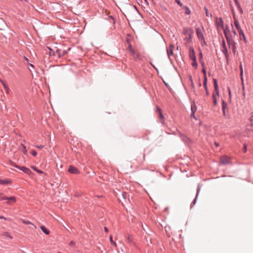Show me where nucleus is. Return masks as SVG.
Here are the masks:
<instances>
[{"instance_id": "nucleus-1", "label": "nucleus", "mask_w": 253, "mask_h": 253, "mask_svg": "<svg viewBox=\"0 0 253 253\" xmlns=\"http://www.w3.org/2000/svg\"><path fill=\"white\" fill-rule=\"evenodd\" d=\"M223 33L229 48L232 50L233 53L235 54L236 51V43L233 39V36L229 30L228 26L226 25L223 29Z\"/></svg>"}, {"instance_id": "nucleus-2", "label": "nucleus", "mask_w": 253, "mask_h": 253, "mask_svg": "<svg viewBox=\"0 0 253 253\" xmlns=\"http://www.w3.org/2000/svg\"><path fill=\"white\" fill-rule=\"evenodd\" d=\"M213 81L214 84V91L212 93V98L213 100V106H216L217 104V97H219V93L217 80L215 79H213Z\"/></svg>"}, {"instance_id": "nucleus-3", "label": "nucleus", "mask_w": 253, "mask_h": 253, "mask_svg": "<svg viewBox=\"0 0 253 253\" xmlns=\"http://www.w3.org/2000/svg\"><path fill=\"white\" fill-rule=\"evenodd\" d=\"M196 33L198 40L202 43L203 42L204 44H206L202 30L200 28L198 27L196 29Z\"/></svg>"}, {"instance_id": "nucleus-4", "label": "nucleus", "mask_w": 253, "mask_h": 253, "mask_svg": "<svg viewBox=\"0 0 253 253\" xmlns=\"http://www.w3.org/2000/svg\"><path fill=\"white\" fill-rule=\"evenodd\" d=\"M221 47H222L221 51L223 52V53L224 54L227 61H228L229 55V54L228 52V49H227V46L226 45L224 39H223L222 42Z\"/></svg>"}, {"instance_id": "nucleus-5", "label": "nucleus", "mask_w": 253, "mask_h": 253, "mask_svg": "<svg viewBox=\"0 0 253 253\" xmlns=\"http://www.w3.org/2000/svg\"><path fill=\"white\" fill-rule=\"evenodd\" d=\"M215 23L217 27H220L222 29L225 28V26L224 25V22L221 17H216L215 18Z\"/></svg>"}, {"instance_id": "nucleus-6", "label": "nucleus", "mask_w": 253, "mask_h": 253, "mask_svg": "<svg viewBox=\"0 0 253 253\" xmlns=\"http://www.w3.org/2000/svg\"><path fill=\"white\" fill-rule=\"evenodd\" d=\"M178 134L181 140L186 144H189L190 143V139L186 136L178 131Z\"/></svg>"}, {"instance_id": "nucleus-7", "label": "nucleus", "mask_w": 253, "mask_h": 253, "mask_svg": "<svg viewBox=\"0 0 253 253\" xmlns=\"http://www.w3.org/2000/svg\"><path fill=\"white\" fill-rule=\"evenodd\" d=\"M231 162L230 158L227 156H223L220 158V163L222 165H227Z\"/></svg>"}, {"instance_id": "nucleus-8", "label": "nucleus", "mask_w": 253, "mask_h": 253, "mask_svg": "<svg viewBox=\"0 0 253 253\" xmlns=\"http://www.w3.org/2000/svg\"><path fill=\"white\" fill-rule=\"evenodd\" d=\"M189 56L192 60L197 59L195 50L191 46L189 49Z\"/></svg>"}, {"instance_id": "nucleus-9", "label": "nucleus", "mask_w": 253, "mask_h": 253, "mask_svg": "<svg viewBox=\"0 0 253 253\" xmlns=\"http://www.w3.org/2000/svg\"><path fill=\"white\" fill-rule=\"evenodd\" d=\"M68 171L71 173L76 174H78L80 173V172L78 170V169L73 166H70L69 167V169H68Z\"/></svg>"}, {"instance_id": "nucleus-10", "label": "nucleus", "mask_w": 253, "mask_h": 253, "mask_svg": "<svg viewBox=\"0 0 253 253\" xmlns=\"http://www.w3.org/2000/svg\"><path fill=\"white\" fill-rule=\"evenodd\" d=\"M193 33V30L191 29H189L188 28H184L183 30L182 34L184 35H187L189 36V35H192Z\"/></svg>"}, {"instance_id": "nucleus-11", "label": "nucleus", "mask_w": 253, "mask_h": 253, "mask_svg": "<svg viewBox=\"0 0 253 253\" xmlns=\"http://www.w3.org/2000/svg\"><path fill=\"white\" fill-rule=\"evenodd\" d=\"M227 104L224 101H222V110L223 112V115L224 117H226V110H228Z\"/></svg>"}, {"instance_id": "nucleus-12", "label": "nucleus", "mask_w": 253, "mask_h": 253, "mask_svg": "<svg viewBox=\"0 0 253 253\" xmlns=\"http://www.w3.org/2000/svg\"><path fill=\"white\" fill-rule=\"evenodd\" d=\"M192 35H189V36L186 37L183 39V41L184 42V44L186 46H188L189 43L192 42Z\"/></svg>"}, {"instance_id": "nucleus-13", "label": "nucleus", "mask_w": 253, "mask_h": 253, "mask_svg": "<svg viewBox=\"0 0 253 253\" xmlns=\"http://www.w3.org/2000/svg\"><path fill=\"white\" fill-rule=\"evenodd\" d=\"M233 18H234V25L236 27V28H237V29L238 30V31H240L241 30H242L240 26V24H239V21L238 20V19L236 18V16L235 15V14L234 13V11H233Z\"/></svg>"}, {"instance_id": "nucleus-14", "label": "nucleus", "mask_w": 253, "mask_h": 253, "mask_svg": "<svg viewBox=\"0 0 253 253\" xmlns=\"http://www.w3.org/2000/svg\"><path fill=\"white\" fill-rule=\"evenodd\" d=\"M5 201H6V203L8 205H11L12 204L16 202V198L14 196L10 197H7V199L5 200Z\"/></svg>"}, {"instance_id": "nucleus-15", "label": "nucleus", "mask_w": 253, "mask_h": 253, "mask_svg": "<svg viewBox=\"0 0 253 253\" xmlns=\"http://www.w3.org/2000/svg\"><path fill=\"white\" fill-rule=\"evenodd\" d=\"M200 190H201V186H200V184H198V186H197V188L196 197H195V199H194L192 203L193 205H195V204L196 203L197 199V197H198V196L199 195V193L200 192Z\"/></svg>"}, {"instance_id": "nucleus-16", "label": "nucleus", "mask_w": 253, "mask_h": 253, "mask_svg": "<svg viewBox=\"0 0 253 253\" xmlns=\"http://www.w3.org/2000/svg\"><path fill=\"white\" fill-rule=\"evenodd\" d=\"M67 53V52L66 50H62L59 49H57L56 50V53L57 54L59 57L64 56Z\"/></svg>"}, {"instance_id": "nucleus-17", "label": "nucleus", "mask_w": 253, "mask_h": 253, "mask_svg": "<svg viewBox=\"0 0 253 253\" xmlns=\"http://www.w3.org/2000/svg\"><path fill=\"white\" fill-rule=\"evenodd\" d=\"M174 46L172 44H170L169 48L167 49V54L169 57L173 54V50L174 49Z\"/></svg>"}, {"instance_id": "nucleus-18", "label": "nucleus", "mask_w": 253, "mask_h": 253, "mask_svg": "<svg viewBox=\"0 0 253 253\" xmlns=\"http://www.w3.org/2000/svg\"><path fill=\"white\" fill-rule=\"evenodd\" d=\"M11 181L7 179H0V184L1 185H7L11 183Z\"/></svg>"}, {"instance_id": "nucleus-19", "label": "nucleus", "mask_w": 253, "mask_h": 253, "mask_svg": "<svg viewBox=\"0 0 253 253\" xmlns=\"http://www.w3.org/2000/svg\"><path fill=\"white\" fill-rule=\"evenodd\" d=\"M15 167L16 168H19L18 166H15ZM19 169H20L22 170L25 173L30 174L31 173V170L29 168H26V167H20V168L19 167Z\"/></svg>"}, {"instance_id": "nucleus-20", "label": "nucleus", "mask_w": 253, "mask_h": 253, "mask_svg": "<svg viewBox=\"0 0 253 253\" xmlns=\"http://www.w3.org/2000/svg\"><path fill=\"white\" fill-rule=\"evenodd\" d=\"M157 111L159 113V117L163 121V122L162 123H164V117L162 113V110L161 109V108L160 107H157Z\"/></svg>"}, {"instance_id": "nucleus-21", "label": "nucleus", "mask_w": 253, "mask_h": 253, "mask_svg": "<svg viewBox=\"0 0 253 253\" xmlns=\"http://www.w3.org/2000/svg\"><path fill=\"white\" fill-rule=\"evenodd\" d=\"M127 241L130 244H134L133 243V238L132 235L128 234L126 238Z\"/></svg>"}, {"instance_id": "nucleus-22", "label": "nucleus", "mask_w": 253, "mask_h": 253, "mask_svg": "<svg viewBox=\"0 0 253 253\" xmlns=\"http://www.w3.org/2000/svg\"><path fill=\"white\" fill-rule=\"evenodd\" d=\"M42 231L46 235H48L50 233V231L46 229L43 225H42L40 227Z\"/></svg>"}, {"instance_id": "nucleus-23", "label": "nucleus", "mask_w": 253, "mask_h": 253, "mask_svg": "<svg viewBox=\"0 0 253 253\" xmlns=\"http://www.w3.org/2000/svg\"><path fill=\"white\" fill-rule=\"evenodd\" d=\"M22 222L26 225H32L35 229L37 228L35 225L29 220H22Z\"/></svg>"}, {"instance_id": "nucleus-24", "label": "nucleus", "mask_w": 253, "mask_h": 253, "mask_svg": "<svg viewBox=\"0 0 253 253\" xmlns=\"http://www.w3.org/2000/svg\"><path fill=\"white\" fill-rule=\"evenodd\" d=\"M207 79H205L204 82V84H203V85H204V86L205 87V89L206 90V95H209V92L208 90V88H207Z\"/></svg>"}, {"instance_id": "nucleus-25", "label": "nucleus", "mask_w": 253, "mask_h": 253, "mask_svg": "<svg viewBox=\"0 0 253 253\" xmlns=\"http://www.w3.org/2000/svg\"><path fill=\"white\" fill-rule=\"evenodd\" d=\"M238 33H239V35L240 36V38L241 39L242 38H243V39H244V41L245 42H246V37H245V35L243 30H241L239 31Z\"/></svg>"}, {"instance_id": "nucleus-26", "label": "nucleus", "mask_w": 253, "mask_h": 253, "mask_svg": "<svg viewBox=\"0 0 253 253\" xmlns=\"http://www.w3.org/2000/svg\"><path fill=\"white\" fill-rule=\"evenodd\" d=\"M182 8L185 10V14L187 15H190L191 14V11L188 7L186 6H183Z\"/></svg>"}, {"instance_id": "nucleus-27", "label": "nucleus", "mask_w": 253, "mask_h": 253, "mask_svg": "<svg viewBox=\"0 0 253 253\" xmlns=\"http://www.w3.org/2000/svg\"><path fill=\"white\" fill-rule=\"evenodd\" d=\"M191 65L193 67H194L195 69H197V68L198 67L197 59L192 60V63Z\"/></svg>"}, {"instance_id": "nucleus-28", "label": "nucleus", "mask_w": 253, "mask_h": 253, "mask_svg": "<svg viewBox=\"0 0 253 253\" xmlns=\"http://www.w3.org/2000/svg\"><path fill=\"white\" fill-rule=\"evenodd\" d=\"M127 49L131 53V54L135 53V50L133 49V48L132 47V46H131V45L129 44L128 45Z\"/></svg>"}, {"instance_id": "nucleus-29", "label": "nucleus", "mask_w": 253, "mask_h": 253, "mask_svg": "<svg viewBox=\"0 0 253 253\" xmlns=\"http://www.w3.org/2000/svg\"><path fill=\"white\" fill-rule=\"evenodd\" d=\"M1 84H2V85L4 87V88L5 90H6L7 93H8L9 88L8 85L5 83V82L4 81H1Z\"/></svg>"}, {"instance_id": "nucleus-30", "label": "nucleus", "mask_w": 253, "mask_h": 253, "mask_svg": "<svg viewBox=\"0 0 253 253\" xmlns=\"http://www.w3.org/2000/svg\"><path fill=\"white\" fill-rule=\"evenodd\" d=\"M7 199V196H5L2 193H0V201L5 200Z\"/></svg>"}, {"instance_id": "nucleus-31", "label": "nucleus", "mask_w": 253, "mask_h": 253, "mask_svg": "<svg viewBox=\"0 0 253 253\" xmlns=\"http://www.w3.org/2000/svg\"><path fill=\"white\" fill-rule=\"evenodd\" d=\"M110 243L112 245H113L115 247H117V245H116V242H115L113 240V237H112V235H110Z\"/></svg>"}, {"instance_id": "nucleus-32", "label": "nucleus", "mask_w": 253, "mask_h": 253, "mask_svg": "<svg viewBox=\"0 0 253 253\" xmlns=\"http://www.w3.org/2000/svg\"><path fill=\"white\" fill-rule=\"evenodd\" d=\"M2 235H3V236L7 237V238H8L10 239H12V236H11L9 234V233L7 232H4Z\"/></svg>"}, {"instance_id": "nucleus-33", "label": "nucleus", "mask_w": 253, "mask_h": 253, "mask_svg": "<svg viewBox=\"0 0 253 253\" xmlns=\"http://www.w3.org/2000/svg\"><path fill=\"white\" fill-rule=\"evenodd\" d=\"M204 9H205V12H206V16H208V17H212V14L209 13L208 10L206 6L204 7Z\"/></svg>"}, {"instance_id": "nucleus-34", "label": "nucleus", "mask_w": 253, "mask_h": 253, "mask_svg": "<svg viewBox=\"0 0 253 253\" xmlns=\"http://www.w3.org/2000/svg\"><path fill=\"white\" fill-rule=\"evenodd\" d=\"M202 72L204 74V80H205V79H207V76H206V68H202Z\"/></svg>"}, {"instance_id": "nucleus-35", "label": "nucleus", "mask_w": 253, "mask_h": 253, "mask_svg": "<svg viewBox=\"0 0 253 253\" xmlns=\"http://www.w3.org/2000/svg\"><path fill=\"white\" fill-rule=\"evenodd\" d=\"M110 22H112L113 24L115 23V20L114 18L112 16H110L109 17Z\"/></svg>"}, {"instance_id": "nucleus-36", "label": "nucleus", "mask_w": 253, "mask_h": 253, "mask_svg": "<svg viewBox=\"0 0 253 253\" xmlns=\"http://www.w3.org/2000/svg\"><path fill=\"white\" fill-rule=\"evenodd\" d=\"M240 70V74H243V69L242 66V64L241 62L239 66Z\"/></svg>"}, {"instance_id": "nucleus-37", "label": "nucleus", "mask_w": 253, "mask_h": 253, "mask_svg": "<svg viewBox=\"0 0 253 253\" xmlns=\"http://www.w3.org/2000/svg\"><path fill=\"white\" fill-rule=\"evenodd\" d=\"M21 146L23 148V152L24 154L26 155L27 153V150H26V147L24 146V145H23L22 144H21Z\"/></svg>"}, {"instance_id": "nucleus-38", "label": "nucleus", "mask_w": 253, "mask_h": 253, "mask_svg": "<svg viewBox=\"0 0 253 253\" xmlns=\"http://www.w3.org/2000/svg\"><path fill=\"white\" fill-rule=\"evenodd\" d=\"M32 168L36 171H37V172L39 173H42V171H41V170H39L38 169H37L35 167H33Z\"/></svg>"}, {"instance_id": "nucleus-39", "label": "nucleus", "mask_w": 253, "mask_h": 253, "mask_svg": "<svg viewBox=\"0 0 253 253\" xmlns=\"http://www.w3.org/2000/svg\"><path fill=\"white\" fill-rule=\"evenodd\" d=\"M175 2L180 6L183 7V4L180 2V0H175Z\"/></svg>"}, {"instance_id": "nucleus-40", "label": "nucleus", "mask_w": 253, "mask_h": 253, "mask_svg": "<svg viewBox=\"0 0 253 253\" xmlns=\"http://www.w3.org/2000/svg\"><path fill=\"white\" fill-rule=\"evenodd\" d=\"M203 53L202 52V51H201L199 53V61H202L203 60Z\"/></svg>"}, {"instance_id": "nucleus-41", "label": "nucleus", "mask_w": 253, "mask_h": 253, "mask_svg": "<svg viewBox=\"0 0 253 253\" xmlns=\"http://www.w3.org/2000/svg\"><path fill=\"white\" fill-rule=\"evenodd\" d=\"M36 148H39V149H42L44 147L43 145H36L34 146Z\"/></svg>"}, {"instance_id": "nucleus-42", "label": "nucleus", "mask_w": 253, "mask_h": 253, "mask_svg": "<svg viewBox=\"0 0 253 253\" xmlns=\"http://www.w3.org/2000/svg\"><path fill=\"white\" fill-rule=\"evenodd\" d=\"M240 79H241L242 84H244V79H243V74H240Z\"/></svg>"}, {"instance_id": "nucleus-43", "label": "nucleus", "mask_w": 253, "mask_h": 253, "mask_svg": "<svg viewBox=\"0 0 253 253\" xmlns=\"http://www.w3.org/2000/svg\"><path fill=\"white\" fill-rule=\"evenodd\" d=\"M31 153V154L34 157L36 156L37 155V153L35 150H32Z\"/></svg>"}, {"instance_id": "nucleus-44", "label": "nucleus", "mask_w": 253, "mask_h": 253, "mask_svg": "<svg viewBox=\"0 0 253 253\" xmlns=\"http://www.w3.org/2000/svg\"><path fill=\"white\" fill-rule=\"evenodd\" d=\"M196 107L195 106H194V107H193L192 105L191 106V111H192V113L194 112V113L196 112Z\"/></svg>"}, {"instance_id": "nucleus-45", "label": "nucleus", "mask_w": 253, "mask_h": 253, "mask_svg": "<svg viewBox=\"0 0 253 253\" xmlns=\"http://www.w3.org/2000/svg\"><path fill=\"white\" fill-rule=\"evenodd\" d=\"M134 56V58H138L139 57V54L137 52H135L134 54H132Z\"/></svg>"}, {"instance_id": "nucleus-46", "label": "nucleus", "mask_w": 253, "mask_h": 253, "mask_svg": "<svg viewBox=\"0 0 253 253\" xmlns=\"http://www.w3.org/2000/svg\"><path fill=\"white\" fill-rule=\"evenodd\" d=\"M250 121L251 122V125L252 126H253V116H251V118H250Z\"/></svg>"}, {"instance_id": "nucleus-47", "label": "nucleus", "mask_w": 253, "mask_h": 253, "mask_svg": "<svg viewBox=\"0 0 253 253\" xmlns=\"http://www.w3.org/2000/svg\"><path fill=\"white\" fill-rule=\"evenodd\" d=\"M231 26H232V32H233V33L234 34V36H236L237 35V33H236V31L233 29V26L232 24L231 25Z\"/></svg>"}, {"instance_id": "nucleus-48", "label": "nucleus", "mask_w": 253, "mask_h": 253, "mask_svg": "<svg viewBox=\"0 0 253 253\" xmlns=\"http://www.w3.org/2000/svg\"><path fill=\"white\" fill-rule=\"evenodd\" d=\"M195 113H194V112H192L190 115V117L191 118H194L195 119H196L195 116Z\"/></svg>"}, {"instance_id": "nucleus-49", "label": "nucleus", "mask_w": 253, "mask_h": 253, "mask_svg": "<svg viewBox=\"0 0 253 253\" xmlns=\"http://www.w3.org/2000/svg\"><path fill=\"white\" fill-rule=\"evenodd\" d=\"M200 63H201V64L202 66V68H206L205 66V63L202 60V61H200Z\"/></svg>"}, {"instance_id": "nucleus-50", "label": "nucleus", "mask_w": 253, "mask_h": 253, "mask_svg": "<svg viewBox=\"0 0 253 253\" xmlns=\"http://www.w3.org/2000/svg\"><path fill=\"white\" fill-rule=\"evenodd\" d=\"M75 245V243L74 241H71V242L69 243V245H70V246H74V245Z\"/></svg>"}, {"instance_id": "nucleus-51", "label": "nucleus", "mask_w": 253, "mask_h": 253, "mask_svg": "<svg viewBox=\"0 0 253 253\" xmlns=\"http://www.w3.org/2000/svg\"><path fill=\"white\" fill-rule=\"evenodd\" d=\"M228 94H229V97L230 98L231 97V90L229 88H228Z\"/></svg>"}, {"instance_id": "nucleus-52", "label": "nucleus", "mask_w": 253, "mask_h": 253, "mask_svg": "<svg viewBox=\"0 0 253 253\" xmlns=\"http://www.w3.org/2000/svg\"><path fill=\"white\" fill-rule=\"evenodd\" d=\"M244 152L245 153L247 151V146L246 144L244 145Z\"/></svg>"}, {"instance_id": "nucleus-53", "label": "nucleus", "mask_w": 253, "mask_h": 253, "mask_svg": "<svg viewBox=\"0 0 253 253\" xmlns=\"http://www.w3.org/2000/svg\"><path fill=\"white\" fill-rule=\"evenodd\" d=\"M234 0L236 5H238L239 4V2H238V1L237 0Z\"/></svg>"}, {"instance_id": "nucleus-54", "label": "nucleus", "mask_w": 253, "mask_h": 253, "mask_svg": "<svg viewBox=\"0 0 253 253\" xmlns=\"http://www.w3.org/2000/svg\"><path fill=\"white\" fill-rule=\"evenodd\" d=\"M236 6H237V8H238V9L239 10H241L242 7H241V6H240V3L239 4V5H236Z\"/></svg>"}, {"instance_id": "nucleus-55", "label": "nucleus", "mask_w": 253, "mask_h": 253, "mask_svg": "<svg viewBox=\"0 0 253 253\" xmlns=\"http://www.w3.org/2000/svg\"><path fill=\"white\" fill-rule=\"evenodd\" d=\"M104 231L106 232V233H108V229L107 227H104Z\"/></svg>"}, {"instance_id": "nucleus-56", "label": "nucleus", "mask_w": 253, "mask_h": 253, "mask_svg": "<svg viewBox=\"0 0 253 253\" xmlns=\"http://www.w3.org/2000/svg\"><path fill=\"white\" fill-rule=\"evenodd\" d=\"M24 58L28 63L29 59L26 56H24Z\"/></svg>"}, {"instance_id": "nucleus-57", "label": "nucleus", "mask_w": 253, "mask_h": 253, "mask_svg": "<svg viewBox=\"0 0 253 253\" xmlns=\"http://www.w3.org/2000/svg\"><path fill=\"white\" fill-rule=\"evenodd\" d=\"M242 85L243 90L244 92V90H245V85H244V84H242Z\"/></svg>"}, {"instance_id": "nucleus-58", "label": "nucleus", "mask_w": 253, "mask_h": 253, "mask_svg": "<svg viewBox=\"0 0 253 253\" xmlns=\"http://www.w3.org/2000/svg\"><path fill=\"white\" fill-rule=\"evenodd\" d=\"M214 144H215V145L216 146V147H218L219 146V144L216 142H214Z\"/></svg>"}, {"instance_id": "nucleus-59", "label": "nucleus", "mask_w": 253, "mask_h": 253, "mask_svg": "<svg viewBox=\"0 0 253 253\" xmlns=\"http://www.w3.org/2000/svg\"><path fill=\"white\" fill-rule=\"evenodd\" d=\"M240 11V12L242 14L243 13V10L242 8H241V10H239Z\"/></svg>"}, {"instance_id": "nucleus-60", "label": "nucleus", "mask_w": 253, "mask_h": 253, "mask_svg": "<svg viewBox=\"0 0 253 253\" xmlns=\"http://www.w3.org/2000/svg\"><path fill=\"white\" fill-rule=\"evenodd\" d=\"M0 218H1V219H3H3H6V218H4V217H3V216H0Z\"/></svg>"}, {"instance_id": "nucleus-61", "label": "nucleus", "mask_w": 253, "mask_h": 253, "mask_svg": "<svg viewBox=\"0 0 253 253\" xmlns=\"http://www.w3.org/2000/svg\"><path fill=\"white\" fill-rule=\"evenodd\" d=\"M29 65L32 67H34V65L32 64H29Z\"/></svg>"}, {"instance_id": "nucleus-62", "label": "nucleus", "mask_w": 253, "mask_h": 253, "mask_svg": "<svg viewBox=\"0 0 253 253\" xmlns=\"http://www.w3.org/2000/svg\"><path fill=\"white\" fill-rule=\"evenodd\" d=\"M145 154H143V160H144V159H145Z\"/></svg>"}, {"instance_id": "nucleus-63", "label": "nucleus", "mask_w": 253, "mask_h": 253, "mask_svg": "<svg viewBox=\"0 0 253 253\" xmlns=\"http://www.w3.org/2000/svg\"><path fill=\"white\" fill-rule=\"evenodd\" d=\"M151 65L153 67V68H154L155 69H156V68H155V66H154L152 63H151Z\"/></svg>"}, {"instance_id": "nucleus-64", "label": "nucleus", "mask_w": 253, "mask_h": 253, "mask_svg": "<svg viewBox=\"0 0 253 253\" xmlns=\"http://www.w3.org/2000/svg\"><path fill=\"white\" fill-rule=\"evenodd\" d=\"M96 197H98V198H99V197H102V196H96Z\"/></svg>"}]
</instances>
